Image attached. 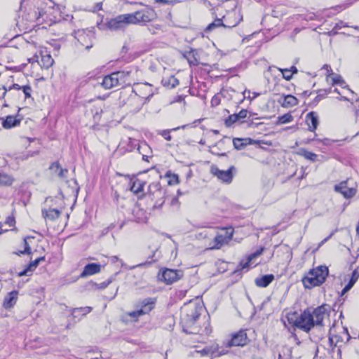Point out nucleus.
<instances>
[{"label":"nucleus","instance_id":"obj_22","mask_svg":"<svg viewBox=\"0 0 359 359\" xmlns=\"http://www.w3.org/2000/svg\"><path fill=\"white\" fill-rule=\"evenodd\" d=\"M49 169L53 174L57 175L59 178L65 179L68 173L67 169H64L61 167L58 162H54L50 165Z\"/></svg>","mask_w":359,"mask_h":359},{"label":"nucleus","instance_id":"obj_51","mask_svg":"<svg viewBox=\"0 0 359 359\" xmlns=\"http://www.w3.org/2000/svg\"><path fill=\"white\" fill-rule=\"evenodd\" d=\"M198 353H199L201 355H209L210 354L213 353V351L210 348L205 347L203 349L198 351Z\"/></svg>","mask_w":359,"mask_h":359},{"label":"nucleus","instance_id":"obj_42","mask_svg":"<svg viewBox=\"0 0 359 359\" xmlns=\"http://www.w3.org/2000/svg\"><path fill=\"white\" fill-rule=\"evenodd\" d=\"M243 94V96L245 98H247L250 100H252L255 99L257 97H258L259 95H260V93H256V92L251 93L248 90H244Z\"/></svg>","mask_w":359,"mask_h":359},{"label":"nucleus","instance_id":"obj_64","mask_svg":"<svg viewBox=\"0 0 359 359\" xmlns=\"http://www.w3.org/2000/svg\"><path fill=\"white\" fill-rule=\"evenodd\" d=\"M356 231H357L358 234H359V222H358V224L356 227Z\"/></svg>","mask_w":359,"mask_h":359},{"label":"nucleus","instance_id":"obj_21","mask_svg":"<svg viewBox=\"0 0 359 359\" xmlns=\"http://www.w3.org/2000/svg\"><path fill=\"white\" fill-rule=\"evenodd\" d=\"M260 142V140H254L250 138H236L233 140L234 147L238 150L243 149L247 145L257 144Z\"/></svg>","mask_w":359,"mask_h":359},{"label":"nucleus","instance_id":"obj_30","mask_svg":"<svg viewBox=\"0 0 359 359\" xmlns=\"http://www.w3.org/2000/svg\"><path fill=\"white\" fill-rule=\"evenodd\" d=\"M42 215L46 219L55 220L60 217V211L57 209H49L43 210Z\"/></svg>","mask_w":359,"mask_h":359},{"label":"nucleus","instance_id":"obj_52","mask_svg":"<svg viewBox=\"0 0 359 359\" xmlns=\"http://www.w3.org/2000/svg\"><path fill=\"white\" fill-rule=\"evenodd\" d=\"M323 68L326 70L327 80L329 81L330 76L332 74V70L330 66L327 65H325Z\"/></svg>","mask_w":359,"mask_h":359},{"label":"nucleus","instance_id":"obj_34","mask_svg":"<svg viewBox=\"0 0 359 359\" xmlns=\"http://www.w3.org/2000/svg\"><path fill=\"white\" fill-rule=\"evenodd\" d=\"M197 53L195 50H190L185 54V57L187 59L189 65L193 66H197L199 64V61L196 57Z\"/></svg>","mask_w":359,"mask_h":359},{"label":"nucleus","instance_id":"obj_3","mask_svg":"<svg viewBox=\"0 0 359 359\" xmlns=\"http://www.w3.org/2000/svg\"><path fill=\"white\" fill-rule=\"evenodd\" d=\"M329 270L325 266H319L309 270L302 278V283L307 289L322 285L328 276Z\"/></svg>","mask_w":359,"mask_h":359},{"label":"nucleus","instance_id":"obj_47","mask_svg":"<svg viewBox=\"0 0 359 359\" xmlns=\"http://www.w3.org/2000/svg\"><path fill=\"white\" fill-rule=\"evenodd\" d=\"M332 84L334 85H339L340 86H344L345 82L343 81L342 78L340 76H336L332 78Z\"/></svg>","mask_w":359,"mask_h":359},{"label":"nucleus","instance_id":"obj_45","mask_svg":"<svg viewBox=\"0 0 359 359\" xmlns=\"http://www.w3.org/2000/svg\"><path fill=\"white\" fill-rule=\"evenodd\" d=\"M22 243H23V246H24V250H20L18 251V252H16V254L18 255H20V254H30L31 252V249L27 242V240L26 239H23V241H22Z\"/></svg>","mask_w":359,"mask_h":359},{"label":"nucleus","instance_id":"obj_35","mask_svg":"<svg viewBox=\"0 0 359 359\" xmlns=\"http://www.w3.org/2000/svg\"><path fill=\"white\" fill-rule=\"evenodd\" d=\"M297 154L300 156H304L306 159L310 160L311 161L313 162L316 161L318 157L317 154L311 151H309L305 149H300L298 151Z\"/></svg>","mask_w":359,"mask_h":359},{"label":"nucleus","instance_id":"obj_9","mask_svg":"<svg viewBox=\"0 0 359 359\" xmlns=\"http://www.w3.org/2000/svg\"><path fill=\"white\" fill-rule=\"evenodd\" d=\"M131 25L129 13L121 14L107 20L104 24L107 29L112 31L124 30Z\"/></svg>","mask_w":359,"mask_h":359},{"label":"nucleus","instance_id":"obj_39","mask_svg":"<svg viewBox=\"0 0 359 359\" xmlns=\"http://www.w3.org/2000/svg\"><path fill=\"white\" fill-rule=\"evenodd\" d=\"M13 179L7 174H0V185H11Z\"/></svg>","mask_w":359,"mask_h":359},{"label":"nucleus","instance_id":"obj_7","mask_svg":"<svg viewBox=\"0 0 359 359\" xmlns=\"http://www.w3.org/2000/svg\"><path fill=\"white\" fill-rule=\"evenodd\" d=\"M129 15L131 25H145L156 18L155 11L149 7L129 13Z\"/></svg>","mask_w":359,"mask_h":359},{"label":"nucleus","instance_id":"obj_8","mask_svg":"<svg viewBox=\"0 0 359 359\" xmlns=\"http://www.w3.org/2000/svg\"><path fill=\"white\" fill-rule=\"evenodd\" d=\"M233 231L232 227L222 229L209 244V249H219L224 245L227 244L232 239Z\"/></svg>","mask_w":359,"mask_h":359},{"label":"nucleus","instance_id":"obj_63","mask_svg":"<svg viewBox=\"0 0 359 359\" xmlns=\"http://www.w3.org/2000/svg\"><path fill=\"white\" fill-rule=\"evenodd\" d=\"M8 222L9 223L10 226H12L13 224L14 219H8Z\"/></svg>","mask_w":359,"mask_h":359},{"label":"nucleus","instance_id":"obj_14","mask_svg":"<svg viewBox=\"0 0 359 359\" xmlns=\"http://www.w3.org/2000/svg\"><path fill=\"white\" fill-rule=\"evenodd\" d=\"M122 76L123 73H116V72L111 73L102 79L101 85L105 89H111L121 84V81Z\"/></svg>","mask_w":359,"mask_h":359},{"label":"nucleus","instance_id":"obj_57","mask_svg":"<svg viewBox=\"0 0 359 359\" xmlns=\"http://www.w3.org/2000/svg\"><path fill=\"white\" fill-rule=\"evenodd\" d=\"M219 104V100L217 97L215 96L212 98L211 104L212 106H217Z\"/></svg>","mask_w":359,"mask_h":359},{"label":"nucleus","instance_id":"obj_60","mask_svg":"<svg viewBox=\"0 0 359 359\" xmlns=\"http://www.w3.org/2000/svg\"><path fill=\"white\" fill-rule=\"evenodd\" d=\"M211 332V330L210 328L208 327V326H206L205 327V330L204 331L202 332V334H205L206 335H208Z\"/></svg>","mask_w":359,"mask_h":359},{"label":"nucleus","instance_id":"obj_49","mask_svg":"<svg viewBox=\"0 0 359 359\" xmlns=\"http://www.w3.org/2000/svg\"><path fill=\"white\" fill-rule=\"evenodd\" d=\"M22 89L26 98L31 97L32 88L29 86H24Z\"/></svg>","mask_w":359,"mask_h":359},{"label":"nucleus","instance_id":"obj_25","mask_svg":"<svg viewBox=\"0 0 359 359\" xmlns=\"http://www.w3.org/2000/svg\"><path fill=\"white\" fill-rule=\"evenodd\" d=\"M43 260H44V257H41L31 262L23 271L18 273V276L19 277H21L22 276H29L32 273V271L37 267L39 262Z\"/></svg>","mask_w":359,"mask_h":359},{"label":"nucleus","instance_id":"obj_12","mask_svg":"<svg viewBox=\"0 0 359 359\" xmlns=\"http://www.w3.org/2000/svg\"><path fill=\"white\" fill-rule=\"evenodd\" d=\"M132 92L146 102L153 96L155 93V88L148 83H137L135 85Z\"/></svg>","mask_w":359,"mask_h":359},{"label":"nucleus","instance_id":"obj_15","mask_svg":"<svg viewBox=\"0 0 359 359\" xmlns=\"http://www.w3.org/2000/svg\"><path fill=\"white\" fill-rule=\"evenodd\" d=\"M235 170L234 166H231L227 170H221L217 167L212 166L211 172L224 182L229 183L233 177L232 171Z\"/></svg>","mask_w":359,"mask_h":359},{"label":"nucleus","instance_id":"obj_10","mask_svg":"<svg viewBox=\"0 0 359 359\" xmlns=\"http://www.w3.org/2000/svg\"><path fill=\"white\" fill-rule=\"evenodd\" d=\"M145 101L142 98L137 96L135 93L131 91L126 100H123V105L126 106V109L131 113L138 112L142 106L144 104Z\"/></svg>","mask_w":359,"mask_h":359},{"label":"nucleus","instance_id":"obj_62","mask_svg":"<svg viewBox=\"0 0 359 359\" xmlns=\"http://www.w3.org/2000/svg\"><path fill=\"white\" fill-rule=\"evenodd\" d=\"M198 236H204V237H206V236H207L206 231H203V232L199 233H198Z\"/></svg>","mask_w":359,"mask_h":359},{"label":"nucleus","instance_id":"obj_26","mask_svg":"<svg viewBox=\"0 0 359 359\" xmlns=\"http://www.w3.org/2000/svg\"><path fill=\"white\" fill-rule=\"evenodd\" d=\"M155 301L151 298L144 299L141 303V308L139 309L142 316L149 313L154 307Z\"/></svg>","mask_w":359,"mask_h":359},{"label":"nucleus","instance_id":"obj_28","mask_svg":"<svg viewBox=\"0 0 359 359\" xmlns=\"http://www.w3.org/2000/svg\"><path fill=\"white\" fill-rule=\"evenodd\" d=\"M273 279L274 276L272 274L264 275L257 278L255 279V284L258 287H266L273 280Z\"/></svg>","mask_w":359,"mask_h":359},{"label":"nucleus","instance_id":"obj_41","mask_svg":"<svg viewBox=\"0 0 359 359\" xmlns=\"http://www.w3.org/2000/svg\"><path fill=\"white\" fill-rule=\"evenodd\" d=\"M221 26L224 27L223 20L217 18L216 20H214V22H212V23L208 25V26L206 27L205 30L206 31H212L215 28L221 27Z\"/></svg>","mask_w":359,"mask_h":359},{"label":"nucleus","instance_id":"obj_50","mask_svg":"<svg viewBox=\"0 0 359 359\" xmlns=\"http://www.w3.org/2000/svg\"><path fill=\"white\" fill-rule=\"evenodd\" d=\"M248 111L246 109H242L239 113L236 114L238 121L243 120L248 116Z\"/></svg>","mask_w":359,"mask_h":359},{"label":"nucleus","instance_id":"obj_16","mask_svg":"<svg viewBox=\"0 0 359 359\" xmlns=\"http://www.w3.org/2000/svg\"><path fill=\"white\" fill-rule=\"evenodd\" d=\"M348 182L344 181L334 186V190L341 194L344 198H351L356 194V189L354 187H348Z\"/></svg>","mask_w":359,"mask_h":359},{"label":"nucleus","instance_id":"obj_40","mask_svg":"<svg viewBox=\"0 0 359 359\" xmlns=\"http://www.w3.org/2000/svg\"><path fill=\"white\" fill-rule=\"evenodd\" d=\"M343 88L344 89L345 94L340 95L341 97L339 98V100L346 101L353 100L354 93L348 88Z\"/></svg>","mask_w":359,"mask_h":359},{"label":"nucleus","instance_id":"obj_6","mask_svg":"<svg viewBox=\"0 0 359 359\" xmlns=\"http://www.w3.org/2000/svg\"><path fill=\"white\" fill-rule=\"evenodd\" d=\"M148 196L154 201V208H160L165 203L166 191L158 182H154L149 185Z\"/></svg>","mask_w":359,"mask_h":359},{"label":"nucleus","instance_id":"obj_33","mask_svg":"<svg viewBox=\"0 0 359 359\" xmlns=\"http://www.w3.org/2000/svg\"><path fill=\"white\" fill-rule=\"evenodd\" d=\"M53 62L54 60L49 54L42 55L41 60L39 61V63L41 67L45 69H48L53 65Z\"/></svg>","mask_w":359,"mask_h":359},{"label":"nucleus","instance_id":"obj_53","mask_svg":"<svg viewBox=\"0 0 359 359\" xmlns=\"http://www.w3.org/2000/svg\"><path fill=\"white\" fill-rule=\"evenodd\" d=\"M116 73H123V76L121 78V84L122 83H124L127 81V79H126V77H128L130 74V72L129 71H122V72H116Z\"/></svg>","mask_w":359,"mask_h":359},{"label":"nucleus","instance_id":"obj_23","mask_svg":"<svg viewBox=\"0 0 359 359\" xmlns=\"http://www.w3.org/2000/svg\"><path fill=\"white\" fill-rule=\"evenodd\" d=\"M145 182L140 179L132 180V184L130 186V191L135 194L139 195V197L144 195V187Z\"/></svg>","mask_w":359,"mask_h":359},{"label":"nucleus","instance_id":"obj_37","mask_svg":"<svg viewBox=\"0 0 359 359\" xmlns=\"http://www.w3.org/2000/svg\"><path fill=\"white\" fill-rule=\"evenodd\" d=\"M292 351L290 348L284 346L279 351L278 359H291Z\"/></svg>","mask_w":359,"mask_h":359},{"label":"nucleus","instance_id":"obj_46","mask_svg":"<svg viewBox=\"0 0 359 359\" xmlns=\"http://www.w3.org/2000/svg\"><path fill=\"white\" fill-rule=\"evenodd\" d=\"M179 128H180L179 127H178V128H173V129H172V130H177V129H179ZM170 131H171V130H162V131H161V132L159 133V134H160L162 137H163L166 140L170 141V140H171V139H172V137H171V135H170Z\"/></svg>","mask_w":359,"mask_h":359},{"label":"nucleus","instance_id":"obj_20","mask_svg":"<svg viewBox=\"0 0 359 359\" xmlns=\"http://www.w3.org/2000/svg\"><path fill=\"white\" fill-rule=\"evenodd\" d=\"M101 271V265L97 263H90L85 266L83 271L80 274L81 278H85L98 273Z\"/></svg>","mask_w":359,"mask_h":359},{"label":"nucleus","instance_id":"obj_58","mask_svg":"<svg viewBox=\"0 0 359 359\" xmlns=\"http://www.w3.org/2000/svg\"><path fill=\"white\" fill-rule=\"evenodd\" d=\"M341 90H340L339 89H338L337 88H335L334 89V91L337 93H338L339 95H342V94H345V92H344V89L343 88H346V86H341Z\"/></svg>","mask_w":359,"mask_h":359},{"label":"nucleus","instance_id":"obj_54","mask_svg":"<svg viewBox=\"0 0 359 359\" xmlns=\"http://www.w3.org/2000/svg\"><path fill=\"white\" fill-rule=\"evenodd\" d=\"M109 283H110V281L108 280L107 282H103L100 284L95 283L94 285L95 286L96 288L102 290V289L106 288L109 285Z\"/></svg>","mask_w":359,"mask_h":359},{"label":"nucleus","instance_id":"obj_27","mask_svg":"<svg viewBox=\"0 0 359 359\" xmlns=\"http://www.w3.org/2000/svg\"><path fill=\"white\" fill-rule=\"evenodd\" d=\"M21 120L13 116H7L2 121V126L6 129H10L20 123Z\"/></svg>","mask_w":359,"mask_h":359},{"label":"nucleus","instance_id":"obj_24","mask_svg":"<svg viewBox=\"0 0 359 359\" xmlns=\"http://www.w3.org/2000/svg\"><path fill=\"white\" fill-rule=\"evenodd\" d=\"M18 292L13 290L9 292L4 298L3 306L5 309L12 308L17 302Z\"/></svg>","mask_w":359,"mask_h":359},{"label":"nucleus","instance_id":"obj_55","mask_svg":"<svg viewBox=\"0 0 359 359\" xmlns=\"http://www.w3.org/2000/svg\"><path fill=\"white\" fill-rule=\"evenodd\" d=\"M74 311H81L83 312V315H86L87 313H89L92 311V308L90 306H86L79 309H76Z\"/></svg>","mask_w":359,"mask_h":359},{"label":"nucleus","instance_id":"obj_18","mask_svg":"<svg viewBox=\"0 0 359 359\" xmlns=\"http://www.w3.org/2000/svg\"><path fill=\"white\" fill-rule=\"evenodd\" d=\"M247 342V334L244 331H240L232 336L228 342V346H244Z\"/></svg>","mask_w":359,"mask_h":359},{"label":"nucleus","instance_id":"obj_56","mask_svg":"<svg viewBox=\"0 0 359 359\" xmlns=\"http://www.w3.org/2000/svg\"><path fill=\"white\" fill-rule=\"evenodd\" d=\"M128 316L132 318H137L138 317H140L142 315L140 314L139 309H137L136 311L128 313Z\"/></svg>","mask_w":359,"mask_h":359},{"label":"nucleus","instance_id":"obj_36","mask_svg":"<svg viewBox=\"0 0 359 359\" xmlns=\"http://www.w3.org/2000/svg\"><path fill=\"white\" fill-rule=\"evenodd\" d=\"M264 251V248H260L259 249H257L254 253L251 254L249 257H248V261L245 262L244 264H243V262L241 263V265H242V269H245L246 268L250 262L254 259L255 258L259 257Z\"/></svg>","mask_w":359,"mask_h":359},{"label":"nucleus","instance_id":"obj_61","mask_svg":"<svg viewBox=\"0 0 359 359\" xmlns=\"http://www.w3.org/2000/svg\"><path fill=\"white\" fill-rule=\"evenodd\" d=\"M290 69L292 70V74L297 72V69L294 66L291 67V68Z\"/></svg>","mask_w":359,"mask_h":359},{"label":"nucleus","instance_id":"obj_11","mask_svg":"<svg viewBox=\"0 0 359 359\" xmlns=\"http://www.w3.org/2000/svg\"><path fill=\"white\" fill-rule=\"evenodd\" d=\"M182 276L183 272L182 271L165 269L158 273V278L160 281L170 285L180 280Z\"/></svg>","mask_w":359,"mask_h":359},{"label":"nucleus","instance_id":"obj_59","mask_svg":"<svg viewBox=\"0 0 359 359\" xmlns=\"http://www.w3.org/2000/svg\"><path fill=\"white\" fill-rule=\"evenodd\" d=\"M11 89H15V90H19L22 89V87L19 84L14 83L9 88V90H11Z\"/></svg>","mask_w":359,"mask_h":359},{"label":"nucleus","instance_id":"obj_32","mask_svg":"<svg viewBox=\"0 0 359 359\" xmlns=\"http://www.w3.org/2000/svg\"><path fill=\"white\" fill-rule=\"evenodd\" d=\"M162 83L165 87L172 88L179 84V81L174 76H169L162 79Z\"/></svg>","mask_w":359,"mask_h":359},{"label":"nucleus","instance_id":"obj_4","mask_svg":"<svg viewBox=\"0 0 359 359\" xmlns=\"http://www.w3.org/2000/svg\"><path fill=\"white\" fill-rule=\"evenodd\" d=\"M203 310V305L200 302H190L182 308V322L187 327H191L200 316Z\"/></svg>","mask_w":359,"mask_h":359},{"label":"nucleus","instance_id":"obj_19","mask_svg":"<svg viewBox=\"0 0 359 359\" xmlns=\"http://www.w3.org/2000/svg\"><path fill=\"white\" fill-rule=\"evenodd\" d=\"M306 123L310 131H315L319 123L318 114L315 111L308 113L306 116Z\"/></svg>","mask_w":359,"mask_h":359},{"label":"nucleus","instance_id":"obj_44","mask_svg":"<svg viewBox=\"0 0 359 359\" xmlns=\"http://www.w3.org/2000/svg\"><path fill=\"white\" fill-rule=\"evenodd\" d=\"M283 74V77L287 81H290L292 77V70L289 69H279Z\"/></svg>","mask_w":359,"mask_h":359},{"label":"nucleus","instance_id":"obj_43","mask_svg":"<svg viewBox=\"0 0 359 359\" xmlns=\"http://www.w3.org/2000/svg\"><path fill=\"white\" fill-rule=\"evenodd\" d=\"M238 121L236 114L230 115L225 121V123L227 126H231L236 122Z\"/></svg>","mask_w":359,"mask_h":359},{"label":"nucleus","instance_id":"obj_5","mask_svg":"<svg viewBox=\"0 0 359 359\" xmlns=\"http://www.w3.org/2000/svg\"><path fill=\"white\" fill-rule=\"evenodd\" d=\"M350 336L346 328L341 327L339 331L336 328H331L330 330L328 344L330 350L334 348H341L349 340Z\"/></svg>","mask_w":359,"mask_h":359},{"label":"nucleus","instance_id":"obj_38","mask_svg":"<svg viewBox=\"0 0 359 359\" xmlns=\"http://www.w3.org/2000/svg\"><path fill=\"white\" fill-rule=\"evenodd\" d=\"M292 121H293V116L290 114L287 113V114H285L280 116H278L276 123L279 124V125L285 124L287 123H290Z\"/></svg>","mask_w":359,"mask_h":359},{"label":"nucleus","instance_id":"obj_13","mask_svg":"<svg viewBox=\"0 0 359 359\" xmlns=\"http://www.w3.org/2000/svg\"><path fill=\"white\" fill-rule=\"evenodd\" d=\"M222 20L224 21V27L232 28L243 20V15L239 11L233 10L224 16Z\"/></svg>","mask_w":359,"mask_h":359},{"label":"nucleus","instance_id":"obj_2","mask_svg":"<svg viewBox=\"0 0 359 359\" xmlns=\"http://www.w3.org/2000/svg\"><path fill=\"white\" fill-rule=\"evenodd\" d=\"M29 9L31 11L32 18L43 21H49L50 23L60 22L65 20L64 11L65 7L62 5H56L51 0H22L20 8Z\"/></svg>","mask_w":359,"mask_h":359},{"label":"nucleus","instance_id":"obj_29","mask_svg":"<svg viewBox=\"0 0 359 359\" xmlns=\"http://www.w3.org/2000/svg\"><path fill=\"white\" fill-rule=\"evenodd\" d=\"M358 278H359V269H356L352 272L351 277L348 284L342 290L341 295H344L346 292H347L348 290H350L352 288V287L354 285V284L356 283V281L358 280Z\"/></svg>","mask_w":359,"mask_h":359},{"label":"nucleus","instance_id":"obj_48","mask_svg":"<svg viewBox=\"0 0 359 359\" xmlns=\"http://www.w3.org/2000/svg\"><path fill=\"white\" fill-rule=\"evenodd\" d=\"M128 147L126 149V150L128 151H132L135 149V147L137 145V143L135 140L131 139V138H128Z\"/></svg>","mask_w":359,"mask_h":359},{"label":"nucleus","instance_id":"obj_1","mask_svg":"<svg viewBox=\"0 0 359 359\" xmlns=\"http://www.w3.org/2000/svg\"><path fill=\"white\" fill-rule=\"evenodd\" d=\"M330 313V306L323 304L313 309L312 312L307 309L300 314L296 312L289 313L287 314V319L290 324L309 332L315 327H323L324 321L329 319Z\"/></svg>","mask_w":359,"mask_h":359},{"label":"nucleus","instance_id":"obj_17","mask_svg":"<svg viewBox=\"0 0 359 359\" xmlns=\"http://www.w3.org/2000/svg\"><path fill=\"white\" fill-rule=\"evenodd\" d=\"M91 37L92 34H89L83 30H78L75 32V38L81 45L85 46L87 50L90 49L93 46Z\"/></svg>","mask_w":359,"mask_h":359},{"label":"nucleus","instance_id":"obj_31","mask_svg":"<svg viewBox=\"0 0 359 359\" xmlns=\"http://www.w3.org/2000/svg\"><path fill=\"white\" fill-rule=\"evenodd\" d=\"M298 104L297 99L291 95H287L284 96L283 101L281 102V105L283 107L288 108L294 107Z\"/></svg>","mask_w":359,"mask_h":359}]
</instances>
